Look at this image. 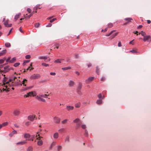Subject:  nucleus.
Here are the masks:
<instances>
[{
	"label": "nucleus",
	"mask_w": 151,
	"mask_h": 151,
	"mask_svg": "<svg viewBox=\"0 0 151 151\" xmlns=\"http://www.w3.org/2000/svg\"><path fill=\"white\" fill-rule=\"evenodd\" d=\"M131 52H132V53H137V51L135 50H131L130 51Z\"/></svg>",
	"instance_id": "obj_56"
},
{
	"label": "nucleus",
	"mask_w": 151,
	"mask_h": 151,
	"mask_svg": "<svg viewBox=\"0 0 151 151\" xmlns=\"http://www.w3.org/2000/svg\"><path fill=\"white\" fill-rule=\"evenodd\" d=\"M8 124V123L7 122H5L2 123V124H1V125L2 126V127H4L6 126Z\"/></svg>",
	"instance_id": "obj_33"
},
{
	"label": "nucleus",
	"mask_w": 151,
	"mask_h": 151,
	"mask_svg": "<svg viewBox=\"0 0 151 151\" xmlns=\"http://www.w3.org/2000/svg\"><path fill=\"white\" fill-rule=\"evenodd\" d=\"M35 118V115H30L28 116V119L32 121L34 120V119ZM37 119V117L36 118V119Z\"/></svg>",
	"instance_id": "obj_10"
},
{
	"label": "nucleus",
	"mask_w": 151,
	"mask_h": 151,
	"mask_svg": "<svg viewBox=\"0 0 151 151\" xmlns=\"http://www.w3.org/2000/svg\"><path fill=\"white\" fill-rule=\"evenodd\" d=\"M17 78L16 77H14L13 78H12L11 79H10L8 81H7V78L6 77H4L3 80V84L2 86H3L4 87H5L6 88H7L8 85H11V83H13L14 81H15V79H17Z\"/></svg>",
	"instance_id": "obj_1"
},
{
	"label": "nucleus",
	"mask_w": 151,
	"mask_h": 151,
	"mask_svg": "<svg viewBox=\"0 0 151 151\" xmlns=\"http://www.w3.org/2000/svg\"><path fill=\"white\" fill-rule=\"evenodd\" d=\"M37 144L38 145H41L43 144V142L42 140H39L37 142Z\"/></svg>",
	"instance_id": "obj_24"
},
{
	"label": "nucleus",
	"mask_w": 151,
	"mask_h": 151,
	"mask_svg": "<svg viewBox=\"0 0 151 151\" xmlns=\"http://www.w3.org/2000/svg\"><path fill=\"white\" fill-rule=\"evenodd\" d=\"M113 26V24L112 23L109 24L108 25V27L109 28L112 27Z\"/></svg>",
	"instance_id": "obj_49"
},
{
	"label": "nucleus",
	"mask_w": 151,
	"mask_h": 151,
	"mask_svg": "<svg viewBox=\"0 0 151 151\" xmlns=\"http://www.w3.org/2000/svg\"><path fill=\"white\" fill-rule=\"evenodd\" d=\"M27 11L29 13H30L31 10V9H29V8H28L27 9Z\"/></svg>",
	"instance_id": "obj_60"
},
{
	"label": "nucleus",
	"mask_w": 151,
	"mask_h": 151,
	"mask_svg": "<svg viewBox=\"0 0 151 151\" xmlns=\"http://www.w3.org/2000/svg\"><path fill=\"white\" fill-rule=\"evenodd\" d=\"M115 31L114 30H112V31L109 33L108 34V35H106V36H107V37H109V36H110L111 35V34H112Z\"/></svg>",
	"instance_id": "obj_31"
},
{
	"label": "nucleus",
	"mask_w": 151,
	"mask_h": 151,
	"mask_svg": "<svg viewBox=\"0 0 151 151\" xmlns=\"http://www.w3.org/2000/svg\"><path fill=\"white\" fill-rule=\"evenodd\" d=\"M143 40L144 42H150L151 41V37L150 36L146 35L144 37Z\"/></svg>",
	"instance_id": "obj_4"
},
{
	"label": "nucleus",
	"mask_w": 151,
	"mask_h": 151,
	"mask_svg": "<svg viewBox=\"0 0 151 151\" xmlns=\"http://www.w3.org/2000/svg\"><path fill=\"white\" fill-rule=\"evenodd\" d=\"M30 137V135L29 134L26 133V134H25L24 135V137L25 138H29V137Z\"/></svg>",
	"instance_id": "obj_30"
},
{
	"label": "nucleus",
	"mask_w": 151,
	"mask_h": 151,
	"mask_svg": "<svg viewBox=\"0 0 151 151\" xmlns=\"http://www.w3.org/2000/svg\"><path fill=\"white\" fill-rule=\"evenodd\" d=\"M20 15L21 13H19L15 15L14 17L15 21H16L17 19L19 18V16H20Z\"/></svg>",
	"instance_id": "obj_16"
},
{
	"label": "nucleus",
	"mask_w": 151,
	"mask_h": 151,
	"mask_svg": "<svg viewBox=\"0 0 151 151\" xmlns=\"http://www.w3.org/2000/svg\"><path fill=\"white\" fill-rule=\"evenodd\" d=\"M73 107L72 106H66V109L68 111L72 110L73 109Z\"/></svg>",
	"instance_id": "obj_14"
},
{
	"label": "nucleus",
	"mask_w": 151,
	"mask_h": 151,
	"mask_svg": "<svg viewBox=\"0 0 151 151\" xmlns=\"http://www.w3.org/2000/svg\"><path fill=\"white\" fill-rule=\"evenodd\" d=\"M64 131V129L63 128H61L59 130V132L61 133L63 132Z\"/></svg>",
	"instance_id": "obj_39"
},
{
	"label": "nucleus",
	"mask_w": 151,
	"mask_h": 151,
	"mask_svg": "<svg viewBox=\"0 0 151 151\" xmlns=\"http://www.w3.org/2000/svg\"><path fill=\"white\" fill-rule=\"evenodd\" d=\"M5 88H3L2 89V91H9V88H6L5 87H4Z\"/></svg>",
	"instance_id": "obj_36"
},
{
	"label": "nucleus",
	"mask_w": 151,
	"mask_h": 151,
	"mask_svg": "<svg viewBox=\"0 0 151 151\" xmlns=\"http://www.w3.org/2000/svg\"><path fill=\"white\" fill-rule=\"evenodd\" d=\"M98 97L100 98L102 97V94L101 93H99L98 96Z\"/></svg>",
	"instance_id": "obj_64"
},
{
	"label": "nucleus",
	"mask_w": 151,
	"mask_h": 151,
	"mask_svg": "<svg viewBox=\"0 0 151 151\" xmlns=\"http://www.w3.org/2000/svg\"><path fill=\"white\" fill-rule=\"evenodd\" d=\"M6 52V50H4L0 52V56H2L4 54H5Z\"/></svg>",
	"instance_id": "obj_18"
},
{
	"label": "nucleus",
	"mask_w": 151,
	"mask_h": 151,
	"mask_svg": "<svg viewBox=\"0 0 151 151\" xmlns=\"http://www.w3.org/2000/svg\"><path fill=\"white\" fill-rule=\"evenodd\" d=\"M102 101L101 99L98 100L96 101V103L99 105L101 104L102 103Z\"/></svg>",
	"instance_id": "obj_22"
},
{
	"label": "nucleus",
	"mask_w": 151,
	"mask_h": 151,
	"mask_svg": "<svg viewBox=\"0 0 151 151\" xmlns=\"http://www.w3.org/2000/svg\"><path fill=\"white\" fill-rule=\"evenodd\" d=\"M65 142H69V136H67L65 138Z\"/></svg>",
	"instance_id": "obj_43"
},
{
	"label": "nucleus",
	"mask_w": 151,
	"mask_h": 151,
	"mask_svg": "<svg viewBox=\"0 0 151 151\" xmlns=\"http://www.w3.org/2000/svg\"><path fill=\"white\" fill-rule=\"evenodd\" d=\"M16 60V58L15 57L13 58L10 61V63H12L15 61Z\"/></svg>",
	"instance_id": "obj_28"
},
{
	"label": "nucleus",
	"mask_w": 151,
	"mask_h": 151,
	"mask_svg": "<svg viewBox=\"0 0 151 151\" xmlns=\"http://www.w3.org/2000/svg\"><path fill=\"white\" fill-rule=\"evenodd\" d=\"M124 20L127 21V22H126L124 24V25H125L128 24L129 22H131V20H132V19L131 18H125Z\"/></svg>",
	"instance_id": "obj_11"
},
{
	"label": "nucleus",
	"mask_w": 151,
	"mask_h": 151,
	"mask_svg": "<svg viewBox=\"0 0 151 151\" xmlns=\"http://www.w3.org/2000/svg\"><path fill=\"white\" fill-rule=\"evenodd\" d=\"M118 32H116L115 33L113 34L112 35L109 37V38L111 40H112V39L114 38L118 34Z\"/></svg>",
	"instance_id": "obj_17"
},
{
	"label": "nucleus",
	"mask_w": 151,
	"mask_h": 151,
	"mask_svg": "<svg viewBox=\"0 0 151 151\" xmlns=\"http://www.w3.org/2000/svg\"><path fill=\"white\" fill-rule=\"evenodd\" d=\"M9 23V20H6L5 22L4 23V24L5 26L6 27H11L12 26V24H8Z\"/></svg>",
	"instance_id": "obj_12"
},
{
	"label": "nucleus",
	"mask_w": 151,
	"mask_h": 151,
	"mask_svg": "<svg viewBox=\"0 0 151 151\" xmlns=\"http://www.w3.org/2000/svg\"><path fill=\"white\" fill-rule=\"evenodd\" d=\"M41 95V96L42 97H44V98H47V94H44L43 95Z\"/></svg>",
	"instance_id": "obj_54"
},
{
	"label": "nucleus",
	"mask_w": 151,
	"mask_h": 151,
	"mask_svg": "<svg viewBox=\"0 0 151 151\" xmlns=\"http://www.w3.org/2000/svg\"><path fill=\"white\" fill-rule=\"evenodd\" d=\"M5 45L6 47H10L11 45L9 43H5Z\"/></svg>",
	"instance_id": "obj_37"
},
{
	"label": "nucleus",
	"mask_w": 151,
	"mask_h": 151,
	"mask_svg": "<svg viewBox=\"0 0 151 151\" xmlns=\"http://www.w3.org/2000/svg\"><path fill=\"white\" fill-rule=\"evenodd\" d=\"M26 140L25 141H21L18 143H16V144L17 145H23L24 144H26L27 143V142H26V140Z\"/></svg>",
	"instance_id": "obj_13"
},
{
	"label": "nucleus",
	"mask_w": 151,
	"mask_h": 151,
	"mask_svg": "<svg viewBox=\"0 0 151 151\" xmlns=\"http://www.w3.org/2000/svg\"><path fill=\"white\" fill-rule=\"evenodd\" d=\"M60 118L57 116H55L53 118V121L56 123H59L60 122Z\"/></svg>",
	"instance_id": "obj_6"
},
{
	"label": "nucleus",
	"mask_w": 151,
	"mask_h": 151,
	"mask_svg": "<svg viewBox=\"0 0 151 151\" xmlns=\"http://www.w3.org/2000/svg\"><path fill=\"white\" fill-rule=\"evenodd\" d=\"M44 57H46L45 59H44L45 62H48L50 61V59L49 57L47 56H45Z\"/></svg>",
	"instance_id": "obj_15"
},
{
	"label": "nucleus",
	"mask_w": 151,
	"mask_h": 151,
	"mask_svg": "<svg viewBox=\"0 0 151 151\" xmlns=\"http://www.w3.org/2000/svg\"><path fill=\"white\" fill-rule=\"evenodd\" d=\"M27 83V80L26 79H24L22 82V84H23L24 86H26L25 83Z\"/></svg>",
	"instance_id": "obj_19"
},
{
	"label": "nucleus",
	"mask_w": 151,
	"mask_h": 151,
	"mask_svg": "<svg viewBox=\"0 0 151 151\" xmlns=\"http://www.w3.org/2000/svg\"><path fill=\"white\" fill-rule=\"evenodd\" d=\"M118 45L119 47H120L122 46L121 43L120 42H119L118 43Z\"/></svg>",
	"instance_id": "obj_63"
},
{
	"label": "nucleus",
	"mask_w": 151,
	"mask_h": 151,
	"mask_svg": "<svg viewBox=\"0 0 151 151\" xmlns=\"http://www.w3.org/2000/svg\"><path fill=\"white\" fill-rule=\"evenodd\" d=\"M6 60V58H4L3 59H0V64H2L4 63V60Z\"/></svg>",
	"instance_id": "obj_34"
},
{
	"label": "nucleus",
	"mask_w": 151,
	"mask_h": 151,
	"mask_svg": "<svg viewBox=\"0 0 151 151\" xmlns=\"http://www.w3.org/2000/svg\"><path fill=\"white\" fill-rule=\"evenodd\" d=\"M77 92L78 94H79L80 95L81 94V90H78V89H77Z\"/></svg>",
	"instance_id": "obj_55"
},
{
	"label": "nucleus",
	"mask_w": 151,
	"mask_h": 151,
	"mask_svg": "<svg viewBox=\"0 0 151 151\" xmlns=\"http://www.w3.org/2000/svg\"><path fill=\"white\" fill-rule=\"evenodd\" d=\"M40 24L39 23H36L35 24V27L36 28H37L39 27Z\"/></svg>",
	"instance_id": "obj_32"
},
{
	"label": "nucleus",
	"mask_w": 151,
	"mask_h": 151,
	"mask_svg": "<svg viewBox=\"0 0 151 151\" xmlns=\"http://www.w3.org/2000/svg\"><path fill=\"white\" fill-rule=\"evenodd\" d=\"M63 60V59H57V60H55L54 61V62L55 63H61V61L62 60Z\"/></svg>",
	"instance_id": "obj_20"
},
{
	"label": "nucleus",
	"mask_w": 151,
	"mask_h": 151,
	"mask_svg": "<svg viewBox=\"0 0 151 151\" xmlns=\"http://www.w3.org/2000/svg\"><path fill=\"white\" fill-rule=\"evenodd\" d=\"M12 134H13V135L14 134H17V132L15 130H13L12 132Z\"/></svg>",
	"instance_id": "obj_59"
},
{
	"label": "nucleus",
	"mask_w": 151,
	"mask_h": 151,
	"mask_svg": "<svg viewBox=\"0 0 151 151\" xmlns=\"http://www.w3.org/2000/svg\"><path fill=\"white\" fill-rule=\"evenodd\" d=\"M42 65L44 66L45 67H47L49 66V65L48 64H46L44 63H42Z\"/></svg>",
	"instance_id": "obj_44"
},
{
	"label": "nucleus",
	"mask_w": 151,
	"mask_h": 151,
	"mask_svg": "<svg viewBox=\"0 0 151 151\" xmlns=\"http://www.w3.org/2000/svg\"><path fill=\"white\" fill-rule=\"evenodd\" d=\"M35 96L36 95V93L35 91H31L27 93V94L25 95L24 97H27L31 96Z\"/></svg>",
	"instance_id": "obj_2"
},
{
	"label": "nucleus",
	"mask_w": 151,
	"mask_h": 151,
	"mask_svg": "<svg viewBox=\"0 0 151 151\" xmlns=\"http://www.w3.org/2000/svg\"><path fill=\"white\" fill-rule=\"evenodd\" d=\"M68 121V120L67 119H65L64 120L62 121V123L63 124H65Z\"/></svg>",
	"instance_id": "obj_45"
},
{
	"label": "nucleus",
	"mask_w": 151,
	"mask_h": 151,
	"mask_svg": "<svg viewBox=\"0 0 151 151\" xmlns=\"http://www.w3.org/2000/svg\"><path fill=\"white\" fill-rule=\"evenodd\" d=\"M62 148V147L61 146H58V151L60 150Z\"/></svg>",
	"instance_id": "obj_57"
},
{
	"label": "nucleus",
	"mask_w": 151,
	"mask_h": 151,
	"mask_svg": "<svg viewBox=\"0 0 151 151\" xmlns=\"http://www.w3.org/2000/svg\"><path fill=\"white\" fill-rule=\"evenodd\" d=\"M50 74L52 76H55L56 74L54 72H51Z\"/></svg>",
	"instance_id": "obj_62"
},
{
	"label": "nucleus",
	"mask_w": 151,
	"mask_h": 151,
	"mask_svg": "<svg viewBox=\"0 0 151 151\" xmlns=\"http://www.w3.org/2000/svg\"><path fill=\"white\" fill-rule=\"evenodd\" d=\"M139 34H141L142 36H143L144 37V36H146V34L144 32H143L142 31L141 32V33H139Z\"/></svg>",
	"instance_id": "obj_35"
},
{
	"label": "nucleus",
	"mask_w": 151,
	"mask_h": 151,
	"mask_svg": "<svg viewBox=\"0 0 151 151\" xmlns=\"http://www.w3.org/2000/svg\"><path fill=\"white\" fill-rule=\"evenodd\" d=\"M32 148L31 147H29L27 149V151H32Z\"/></svg>",
	"instance_id": "obj_47"
},
{
	"label": "nucleus",
	"mask_w": 151,
	"mask_h": 151,
	"mask_svg": "<svg viewBox=\"0 0 151 151\" xmlns=\"http://www.w3.org/2000/svg\"><path fill=\"white\" fill-rule=\"evenodd\" d=\"M81 127L83 129H85L86 128V126L85 125L83 124L81 125Z\"/></svg>",
	"instance_id": "obj_58"
},
{
	"label": "nucleus",
	"mask_w": 151,
	"mask_h": 151,
	"mask_svg": "<svg viewBox=\"0 0 151 151\" xmlns=\"http://www.w3.org/2000/svg\"><path fill=\"white\" fill-rule=\"evenodd\" d=\"M32 66V63H31L30 65V66H29L27 69V70H28L29 69H30V70H33L34 68H31V67Z\"/></svg>",
	"instance_id": "obj_38"
},
{
	"label": "nucleus",
	"mask_w": 151,
	"mask_h": 151,
	"mask_svg": "<svg viewBox=\"0 0 151 151\" xmlns=\"http://www.w3.org/2000/svg\"><path fill=\"white\" fill-rule=\"evenodd\" d=\"M80 121V120L78 119H76L73 120V122L75 123H78Z\"/></svg>",
	"instance_id": "obj_40"
},
{
	"label": "nucleus",
	"mask_w": 151,
	"mask_h": 151,
	"mask_svg": "<svg viewBox=\"0 0 151 151\" xmlns=\"http://www.w3.org/2000/svg\"><path fill=\"white\" fill-rule=\"evenodd\" d=\"M52 25V24H50V23H49V24L47 25L46 27H51Z\"/></svg>",
	"instance_id": "obj_61"
},
{
	"label": "nucleus",
	"mask_w": 151,
	"mask_h": 151,
	"mask_svg": "<svg viewBox=\"0 0 151 151\" xmlns=\"http://www.w3.org/2000/svg\"><path fill=\"white\" fill-rule=\"evenodd\" d=\"M19 65H20V63H15L14 65V66L15 67H17L18 66H19Z\"/></svg>",
	"instance_id": "obj_42"
},
{
	"label": "nucleus",
	"mask_w": 151,
	"mask_h": 151,
	"mask_svg": "<svg viewBox=\"0 0 151 151\" xmlns=\"http://www.w3.org/2000/svg\"><path fill=\"white\" fill-rule=\"evenodd\" d=\"M40 76L39 74H34L30 77V78L31 79H35L40 78Z\"/></svg>",
	"instance_id": "obj_3"
},
{
	"label": "nucleus",
	"mask_w": 151,
	"mask_h": 151,
	"mask_svg": "<svg viewBox=\"0 0 151 151\" xmlns=\"http://www.w3.org/2000/svg\"><path fill=\"white\" fill-rule=\"evenodd\" d=\"M82 85L81 83H79L78 87L77 89L81 90V88Z\"/></svg>",
	"instance_id": "obj_27"
},
{
	"label": "nucleus",
	"mask_w": 151,
	"mask_h": 151,
	"mask_svg": "<svg viewBox=\"0 0 151 151\" xmlns=\"http://www.w3.org/2000/svg\"><path fill=\"white\" fill-rule=\"evenodd\" d=\"M33 12H32L29 15H27V14L26 15H24V17L25 18H29L31 16H32L33 15Z\"/></svg>",
	"instance_id": "obj_21"
},
{
	"label": "nucleus",
	"mask_w": 151,
	"mask_h": 151,
	"mask_svg": "<svg viewBox=\"0 0 151 151\" xmlns=\"http://www.w3.org/2000/svg\"><path fill=\"white\" fill-rule=\"evenodd\" d=\"M56 19V18H54L52 19H51L50 21V22L51 23H52L54 21H55Z\"/></svg>",
	"instance_id": "obj_52"
},
{
	"label": "nucleus",
	"mask_w": 151,
	"mask_h": 151,
	"mask_svg": "<svg viewBox=\"0 0 151 151\" xmlns=\"http://www.w3.org/2000/svg\"><path fill=\"white\" fill-rule=\"evenodd\" d=\"M5 70L4 71L5 72H8L9 71L12 70H13V69L11 67H10L9 66H7L4 67Z\"/></svg>",
	"instance_id": "obj_7"
},
{
	"label": "nucleus",
	"mask_w": 151,
	"mask_h": 151,
	"mask_svg": "<svg viewBox=\"0 0 151 151\" xmlns=\"http://www.w3.org/2000/svg\"><path fill=\"white\" fill-rule=\"evenodd\" d=\"M31 123L29 122H26L25 123V124L27 126H28L30 125Z\"/></svg>",
	"instance_id": "obj_53"
},
{
	"label": "nucleus",
	"mask_w": 151,
	"mask_h": 151,
	"mask_svg": "<svg viewBox=\"0 0 151 151\" xmlns=\"http://www.w3.org/2000/svg\"><path fill=\"white\" fill-rule=\"evenodd\" d=\"M36 98L39 101H40L44 102L45 101V100L42 98L41 95H40L37 96L36 97Z\"/></svg>",
	"instance_id": "obj_8"
},
{
	"label": "nucleus",
	"mask_w": 151,
	"mask_h": 151,
	"mask_svg": "<svg viewBox=\"0 0 151 151\" xmlns=\"http://www.w3.org/2000/svg\"><path fill=\"white\" fill-rule=\"evenodd\" d=\"M56 142H54L51 144L50 145V148H51L52 146H54L56 145Z\"/></svg>",
	"instance_id": "obj_41"
},
{
	"label": "nucleus",
	"mask_w": 151,
	"mask_h": 151,
	"mask_svg": "<svg viewBox=\"0 0 151 151\" xmlns=\"http://www.w3.org/2000/svg\"><path fill=\"white\" fill-rule=\"evenodd\" d=\"M94 78L93 77H90L86 80L85 82L86 83H89L93 80Z\"/></svg>",
	"instance_id": "obj_5"
},
{
	"label": "nucleus",
	"mask_w": 151,
	"mask_h": 151,
	"mask_svg": "<svg viewBox=\"0 0 151 151\" xmlns=\"http://www.w3.org/2000/svg\"><path fill=\"white\" fill-rule=\"evenodd\" d=\"M80 103H77L76 104L75 107L76 108H79L80 107Z\"/></svg>",
	"instance_id": "obj_46"
},
{
	"label": "nucleus",
	"mask_w": 151,
	"mask_h": 151,
	"mask_svg": "<svg viewBox=\"0 0 151 151\" xmlns=\"http://www.w3.org/2000/svg\"><path fill=\"white\" fill-rule=\"evenodd\" d=\"M71 69V67H70L63 68H62V69L64 70H68V69Z\"/></svg>",
	"instance_id": "obj_26"
},
{
	"label": "nucleus",
	"mask_w": 151,
	"mask_h": 151,
	"mask_svg": "<svg viewBox=\"0 0 151 151\" xmlns=\"http://www.w3.org/2000/svg\"><path fill=\"white\" fill-rule=\"evenodd\" d=\"M59 136L58 134V133H55L53 135V137L55 139L57 138Z\"/></svg>",
	"instance_id": "obj_23"
},
{
	"label": "nucleus",
	"mask_w": 151,
	"mask_h": 151,
	"mask_svg": "<svg viewBox=\"0 0 151 151\" xmlns=\"http://www.w3.org/2000/svg\"><path fill=\"white\" fill-rule=\"evenodd\" d=\"M96 73L98 75H99V74H100L99 69L98 67H96Z\"/></svg>",
	"instance_id": "obj_29"
},
{
	"label": "nucleus",
	"mask_w": 151,
	"mask_h": 151,
	"mask_svg": "<svg viewBox=\"0 0 151 151\" xmlns=\"http://www.w3.org/2000/svg\"><path fill=\"white\" fill-rule=\"evenodd\" d=\"M37 136H39V137L37 138V139L38 140H40V134H38V135H36V137H37Z\"/></svg>",
	"instance_id": "obj_50"
},
{
	"label": "nucleus",
	"mask_w": 151,
	"mask_h": 151,
	"mask_svg": "<svg viewBox=\"0 0 151 151\" xmlns=\"http://www.w3.org/2000/svg\"><path fill=\"white\" fill-rule=\"evenodd\" d=\"M105 80V77H102L101 79V81H104Z\"/></svg>",
	"instance_id": "obj_51"
},
{
	"label": "nucleus",
	"mask_w": 151,
	"mask_h": 151,
	"mask_svg": "<svg viewBox=\"0 0 151 151\" xmlns=\"http://www.w3.org/2000/svg\"><path fill=\"white\" fill-rule=\"evenodd\" d=\"M31 57L29 55H27L25 56V58L26 59H29Z\"/></svg>",
	"instance_id": "obj_48"
},
{
	"label": "nucleus",
	"mask_w": 151,
	"mask_h": 151,
	"mask_svg": "<svg viewBox=\"0 0 151 151\" xmlns=\"http://www.w3.org/2000/svg\"><path fill=\"white\" fill-rule=\"evenodd\" d=\"M20 113V111L19 109H16L13 112V114L15 116H18Z\"/></svg>",
	"instance_id": "obj_9"
},
{
	"label": "nucleus",
	"mask_w": 151,
	"mask_h": 151,
	"mask_svg": "<svg viewBox=\"0 0 151 151\" xmlns=\"http://www.w3.org/2000/svg\"><path fill=\"white\" fill-rule=\"evenodd\" d=\"M74 83V82L73 81H70L69 82V85L70 86H73Z\"/></svg>",
	"instance_id": "obj_25"
}]
</instances>
